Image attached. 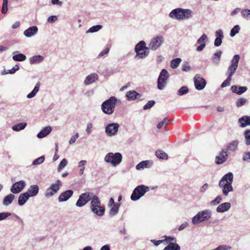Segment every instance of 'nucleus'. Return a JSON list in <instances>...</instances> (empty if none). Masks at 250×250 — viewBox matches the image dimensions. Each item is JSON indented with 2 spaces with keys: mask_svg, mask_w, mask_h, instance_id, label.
Instances as JSON below:
<instances>
[{
  "mask_svg": "<svg viewBox=\"0 0 250 250\" xmlns=\"http://www.w3.org/2000/svg\"><path fill=\"white\" fill-rule=\"evenodd\" d=\"M233 181V175L232 172H228L224 175L219 182V187L222 189L224 196H228L229 192L233 191L232 184Z\"/></svg>",
  "mask_w": 250,
  "mask_h": 250,
  "instance_id": "f257e3e1",
  "label": "nucleus"
},
{
  "mask_svg": "<svg viewBox=\"0 0 250 250\" xmlns=\"http://www.w3.org/2000/svg\"><path fill=\"white\" fill-rule=\"evenodd\" d=\"M193 11L189 9L178 8L172 10L169 14V17L177 20L189 19L192 18Z\"/></svg>",
  "mask_w": 250,
  "mask_h": 250,
  "instance_id": "f03ea898",
  "label": "nucleus"
},
{
  "mask_svg": "<svg viewBox=\"0 0 250 250\" xmlns=\"http://www.w3.org/2000/svg\"><path fill=\"white\" fill-rule=\"evenodd\" d=\"M119 101L115 97L112 96L104 102L101 105V109L105 114L111 115L114 111L116 103Z\"/></svg>",
  "mask_w": 250,
  "mask_h": 250,
  "instance_id": "7ed1b4c3",
  "label": "nucleus"
},
{
  "mask_svg": "<svg viewBox=\"0 0 250 250\" xmlns=\"http://www.w3.org/2000/svg\"><path fill=\"white\" fill-rule=\"evenodd\" d=\"M90 208L92 212L98 216H102L105 212L104 206H101V201L97 195L92 197L90 203Z\"/></svg>",
  "mask_w": 250,
  "mask_h": 250,
  "instance_id": "20e7f679",
  "label": "nucleus"
},
{
  "mask_svg": "<svg viewBox=\"0 0 250 250\" xmlns=\"http://www.w3.org/2000/svg\"><path fill=\"white\" fill-rule=\"evenodd\" d=\"M122 159V155L120 152H109L105 155L104 161L107 163L110 164L113 167H116L121 163Z\"/></svg>",
  "mask_w": 250,
  "mask_h": 250,
  "instance_id": "39448f33",
  "label": "nucleus"
},
{
  "mask_svg": "<svg viewBox=\"0 0 250 250\" xmlns=\"http://www.w3.org/2000/svg\"><path fill=\"white\" fill-rule=\"evenodd\" d=\"M211 216V211L205 209L199 211L192 218V223L193 225H197L201 222L208 220Z\"/></svg>",
  "mask_w": 250,
  "mask_h": 250,
  "instance_id": "423d86ee",
  "label": "nucleus"
},
{
  "mask_svg": "<svg viewBox=\"0 0 250 250\" xmlns=\"http://www.w3.org/2000/svg\"><path fill=\"white\" fill-rule=\"evenodd\" d=\"M240 56L239 55H235L233 56L232 59L230 61L227 71L226 73V76L231 78L232 77L236 72Z\"/></svg>",
  "mask_w": 250,
  "mask_h": 250,
  "instance_id": "0eeeda50",
  "label": "nucleus"
},
{
  "mask_svg": "<svg viewBox=\"0 0 250 250\" xmlns=\"http://www.w3.org/2000/svg\"><path fill=\"white\" fill-rule=\"evenodd\" d=\"M149 190V188L143 185L137 186L133 190L130 198L132 201H137Z\"/></svg>",
  "mask_w": 250,
  "mask_h": 250,
  "instance_id": "6e6552de",
  "label": "nucleus"
},
{
  "mask_svg": "<svg viewBox=\"0 0 250 250\" xmlns=\"http://www.w3.org/2000/svg\"><path fill=\"white\" fill-rule=\"evenodd\" d=\"M62 186V183L60 180H57L55 183L51 185L46 189L44 193L46 198H50L57 194Z\"/></svg>",
  "mask_w": 250,
  "mask_h": 250,
  "instance_id": "1a4fd4ad",
  "label": "nucleus"
},
{
  "mask_svg": "<svg viewBox=\"0 0 250 250\" xmlns=\"http://www.w3.org/2000/svg\"><path fill=\"white\" fill-rule=\"evenodd\" d=\"M169 78V74L167 71L163 69L158 77L157 81V87L159 90H163L167 83Z\"/></svg>",
  "mask_w": 250,
  "mask_h": 250,
  "instance_id": "9d476101",
  "label": "nucleus"
},
{
  "mask_svg": "<svg viewBox=\"0 0 250 250\" xmlns=\"http://www.w3.org/2000/svg\"><path fill=\"white\" fill-rule=\"evenodd\" d=\"M164 42V38L162 36H156L152 38L148 44L149 48L155 51L161 47Z\"/></svg>",
  "mask_w": 250,
  "mask_h": 250,
  "instance_id": "9b49d317",
  "label": "nucleus"
},
{
  "mask_svg": "<svg viewBox=\"0 0 250 250\" xmlns=\"http://www.w3.org/2000/svg\"><path fill=\"white\" fill-rule=\"evenodd\" d=\"M92 192H87L81 194L76 202V206L78 207H82L86 205L89 201H91L92 197L94 196Z\"/></svg>",
  "mask_w": 250,
  "mask_h": 250,
  "instance_id": "f8f14e48",
  "label": "nucleus"
},
{
  "mask_svg": "<svg viewBox=\"0 0 250 250\" xmlns=\"http://www.w3.org/2000/svg\"><path fill=\"white\" fill-rule=\"evenodd\" d=\"M119 127V124L117 123L109 124L105 127V132L107 136H115L117 134Z\"/></svg>",
  "mask_w": 250,
  "mask_h": 250,
  "instance_id": "ddd939ff",
  "label": "nucleus"
},
{
  "mask_svg": "<svg viewBox=\"0 0 250 250\" xmlns=\"http://www.w3.org/2000/svg\"><path fill=\"white\" fill-rule=\"evenodd\" d=\"M194 83L195 88L198 90H203L206 86V80L200 75L197 74L194 77Z\"/></svg>",
  "mask_w": 250,
  "mask_h": 250,
  "instance_id": "4468645a",
  "label": "nucleus"
},
{
  "mask_svg": "<svg viewBox=\"0 0 250 250\" xmlns=\"http://www.w3.org/2000/svg\"><path fill=\"white\" fill-rule=\"evenodd\" d=\"M26 186V183L23 180L15 182L10 188V191L13 194H17L21 192Z\"/></svg>",
  "mask_w": 250,
  "mask_h": 250,
  "instance_id": "2eb2a0df",
  "label": "nucleus"
},
{
  "mask_svg": "<svg viewBox=\"0 0 250 250\" xmlns=\"http://www.w3.org/2000/svg\"><path fill=\"white\" fill-rule=\"evenodd\" d=\"M73 191L71 189L67 190L62 192L58 197V201L63 202L67 201L73 195Z\"/></svg>",
  "mask_w": 250,
  "mask_h": 250,
  "instance_id": "dca6fc26",
  "label": "nucleus"
},
{
  "mask_svg": "<svg viewBox=\"0 0 250 250\" xmlns=\"http://www.w3.org/2000/svg\"><path fill=\"white\" fill-rule=\"evenodd\" d=\"M126 97L128 101H134L136 99L142 100L141 95L134 90L127 91Z\"/></svg>",
  "mask_w": 250,
  "mask_h": 250,
  "instance_id": "f3484780",
  "label": "nucleus"
},
{
  "mask_svg": "<svg viewBox=\"0 0 250 250\" xmlns=\"http://www.w3.org/2000/svg\"><path fill=\"white\" fill-rule=\"evenodd\" d=\"M98 79V75L96 73H92L87 76L84 81V84L88 85L92 84Z\"/></svg>",
  "mask_w": 250,
  "mask_h": 250,
  "instance_id": "a211bd4d",
  "label": "nucleus"
},
{
  "mask_svg": "<svg viewBox=\"0 0 250 250\" xmlns=\"http://www.w3.org/2000/svg\"><path fill=\"white\" fill-rule=\"evenodd\" d=\"M38 28L36 26H33L26 29L24 32V35L27 37L30 38L35 36L38 32Z\"/></svg>",
  "mask_w": 250,
  "mask_h": 250,
  "instance_id": "6ab92c4d",
  "label": "nucleus"
},
{
  "mask_svg": "<svg viewBox=\"0 0 250 250\" xmlns=\"http://www.w3.org/2000/svg\"><path fill=\"white\" fill-rule=\"evenodd\" d=\"M228 153L227 150H222L220 154L216 157V163L217 164H222L227 159Z\"/></svg>",
  "mask_w": 250,
  "mask_h": 250,
  "instance_id": "aec40b11",
  "label": "nucleus"
},
{
  "mask_svg": "<svg viewBox=\"0 0 250 250\" xmlns=\"http://www.w3.org/2000/svg\"><path fill=\"white\" fill-rule=\"evenodd\" d=\"M216 39L214 41V45L215 46H219L222 42V40L224 38L223 31L221 30H218L215 32Z\"/></svg>",
  "mask_w": 250,
  "mask_h": 250,
  "instance_id": "412c9836",
  "label": "nucleus"
},
{
  "mask_svg": "<svg viewBox=\"0 0 250 250\" xmlns=\"http://www.w3.org/2000/svg\"><path fill=\"white\" fill-rule=\"evenodd\" d=\"M248 90L246 86H240L239 85H232L231 87L232 92L236 93L238 95H241Z\"/></svg>",
  "mask_w": 250,
  "mask_h": 250,
  "instance_id": "4be33fe9",
  "label": "nucleus"
},
{
  "mask_svg": "<svg viewBox=\"0 0 250 250\" xmlns=\"http://www.w3.org/2000/svg\"><path fill=\"white\" fill-rule=\"evenodd\" d=\"M39 191V186L37 185H32L29 187L27 191L25 192L28 193V195L31 197L36 196L38 194Z\"/></svg>",
  "mask_w": 250,
  "mask_h": 250,
  "instance_id": "5701e85b",
  "label": "nucleus"
},
{
  "mask_svg": "<svg viewBox=\"0 0 250 250\" xmlns=\"http://www.w3.org/2000/svg\"><path fill=\"white\" fill-rule=\"evenodd\" d=\"M222 53V51L219 50L213 54L211 61L214 65L218 66L219 64Z\"/></svg>",
  "mask_w": 250,
  "mask_h": 250,
  "instance_id": "b1692460",
  "label": "nucleus"
},
{
  "mask_svg": "<svg viewBox=\"0 0 250 250\" xmlns=\"http://www.w3.org/2000/svg\"><path fill=\"white\" fill-rule=\"evenodd\" d=\"M52 127L50 126H46L42 129V130L38 133L37 137L41 139L46 137L52 131Z\"/></svg>",
  "mask_w": 250,
  "mask_h": 250,
  "instance_id": "393cba45",
  "label": "nucleus"
},
{
  "mask_svg": "<svg viewBox=\"0 0 250 250\" xmlns=\"http://www.w3.org/2000/svg\"><path fill=\"white\" fill-rule=\"evenodd\" d=\"M152 162L151 161L146 160L143 161L139 163L136 166V168L137 170H141L144 168H149L152 165Z\"/></svg>",
  "mask_w": 250,
  "mask_h": 250,
  "instance_id": "a878e982",
  "label": "nucleus"
},
{
  "mask_svg": "<svg viewBox=\"0 0 250 250\" xmlns=\"http://www.w3.org/2000/svg\"><path fill=\"white\" fill-rule=\"evenodd\" d=\"M44 57L41 55H35L29 58V62L31 64H38L44 61Z\"/></svg>",
  "mask_w": 250,
  "mask_h": 250,
  "instance_id": "bb28decb",
  "label": "nucleus"
},
{
  "mask_svg": "<svg viewBox=\"0 0 250 250\" xmlns=\"http://www.w3.org/2000/svg\"><path fill=\"white\" fill-rule=\"evenodd\" d=\"M30 196L28 193L24 192L20 194L18 198V205L20 206H23L29 199Z\"/></svg>",
  "mask_w": 250,
  "mask_h": 250,
  "instance_id": "cd10ccee",
  "label": "nucleus"
},
{
  "mask_svg": "<svg viewBox=\"0 0 250 250\" xmlns=\"http://www.w3.org/2000/svg\"><path fill=\"white\" fill-rule=\"evenodd\" d=\"M231 207L229 202H225L219 205L216 208V211L218 212H224L228 210Z\"/></svg>",
  "mask_w": 250,
  "mask_h": 250,
  "instance_id": "c85d7f7f",
  "label": "nucleus"
},
{
  "mask_svg": "<svg viewBox=\"0 0 250 250\" xmlns=\"http://www.w3.org/2000/svg\"><path fill=\"white\" fill-rule=\"evenodd\" d=\"M241 127H245L247 125H250V116H245L240 118L238 120Z\"/></svg>",
  "mask_w": 250,
  "mask_h": 250,
  "instance_id": "c756f323",
  "label": "nucleus"
},
{
  "mask_svg": "<svg viewBox=\"0 0 250 250\" xmlns=\"http://www.w3.org/2000/svg\"><path fill=\"white\" fill-rule=\"evenodd\" d=\"M149 48H146L143 51L136 52V55L135 58L136 59H145L148 56L149 53Z\"/></svg>",
  "mask_w": 250,
  "mask_h": 250,
  "instance_id": "7c9ffc66",
  "label": "nucleus"
},
{
  "mask_svg": "<svg viewBox=\"0 0 250 250\" xmlns=\"http://www.w3.org/2000/svg\"><path fill=\"white\" fill-rule=\"evenodd\" d=\"M41 86V83L40 82H38L32 91L27 95L26 97L27 99H32L34 98L37 93L39 92L40 87Z\"/></svg>",
  "mask_w": 250,
  "mask_h": 250,
  "instance_id": "2f4dec72",
  "label": "nucleus"
},
{
  "mask_svg": "<svg viewBox=\"0 0 250 250\" xmlns=\"http://www.w3.org/2000/svg\"><path fill=\"white\" fill-rule=\"evenodd\" d=\"M120 205V203H116L115 205L110 207L111 208L109 211V215L110 217L114 216L118 213Z\"/></svg>",
  "mask_w": 250,
  "mask_h": 250,
  "instance_id": "473e14b6",
  "label": "nucleus"
},
{
  "mask_svg": "<svg viewBox=\"0 0 250 250\" xmlns=\"http://www.w3.org/2000/svg\"><path fill=\"white\" fill-rule=\"evenodd\" d=\"M15 197V195L13 194H8L4 198L2 204L5 206H9L12 203Z\"/></svg>",
  "mask_w": 250,
  "mask_h": 250,
  "instance_id": "72a5a7b5",
  "label": "nucleus"
},
{
  "mask_svg": "<svg viewBox=\"0 0 250 250\" xmlns=\"http://www.w3.org/2000/svg\"><path fill=\"white\" fill-rule=\"evenodd\" d=\"M146 48H149V46H146V42L144 41H141L135 45L134 51L135 52L143 51V50L146 49Z\"/></svg>",
  "mask_w": 250,
  "mask_h": 250,
  "instance_id": "f704fd0d",
  "label": "nucleus"
},
{
  "mask_svg": "<svg viewBox=\"0 0 250 250\" xmlns=\"http://www.w3.org/2000/svg\"><path fill=\"white\" fill-rule=\"evenodd\" d=\"M239 142L237 140H234L230 142L227 146V150L229 151H235L238 147Z\"/></svg>",
  "mask_w": 250,
  "mask_h": 250,
  "instance_id": "c9c22d12",
  "label": "nucleus"
},
{
  "mask_svg": "<svg viewBox=\"0 0 250 250\" xmlns=\"http://www.w3.org/2000/svg\"><path fill=\"white\" fill-rule=\"evenodd\" d=\"M155 155L157 157L160 159L167 160L168 159L167 154L161 150H156L155 152Z\"/></svg>",
  "mask_w": 250,
  "mask_h": 250,
  "instance_id": "e433bc0d",
  "label": "nucleus"
},
{
  "mask_svg": "<svg viewBox=\"0 0 250 250\" xmlns=\"http://www.w3.org/2000/svg\"><path fill=\"white\" fill-rule=\"evenodd\" d=\"M163 250H180V247L177 243H170Z\"/></svg>",
  "mask_w": 250,
  "mask_h": 250,
  "instance_id": "4c0bfd02",
  "label": "nucleus"
},
{
  "mask_svg": "<svg viewBox=\"0 0 250 250\" xmlns=\"http://www.w3.org/2000/svg\"><path fill=\"white\" fill-rule=\"evenodd\" d=\"M27 125L26 123H21L14 125L12 127V129L15 131H19L24 129Z\"/></svg>",
  "mask_w": 250,
  "mask_h": 250,
  "instance_id": "58836bf2",
  "label": "nucleus"
},
{
  "mask_svg": "<svg viewBox=\"0 0 250 250\" xmlns=\"http://www.w3.org/2000/svg\"><path fill=\"white\" fill-rule=\"evenodd\" d=\"M182 60L180 58L174 59L170 61V65L172 69L177 68L181 63Z\"/></svg>",
  "mask_w": 250,
  "mask_h": 250,
  "instance_id": "ea45409f",
  "label": "nucleus"
},
{
  "mask_svg": "<svg viewBox=\"0 0 250 250\" xmlns=\"http://www.w3.org/2000/svg\"><path fill=\"white\" fill-rule=\"evenodd\" d=\"M244 141L247 146H250V129H246L243 133Z\"/></svg>",
  "mask_w": 250,
  "mask_h": 250,
  "instance_id": "a19ab883",
  "label": "nucleus"
},
{
  "mask_svg": "<svg viewBox=\"0 0 250 250\" xmlns=\"http://www.w3.org/2000/svg\"><path fill=\"white\" fill-rule=\"evenodd\" d=\"M12 59L15 61L22 62L26 60V57L23 54H18L13 56Z\"/></svg>",
  "mask_w": 250,
  "mask_h": 250,
  "instance_id": "79ce46f5",
  "label": "nucleus"
},
{
  "mask_svg": "<svg viewBox=\"0 0 250 250\" xmlns=\"http://www.w3.org/2000/svg\"><path fill=\"white\" fill-rule=\"evenodd\" d=\"M241 14L242 17L247 20H250V9H245L241 11Z\"/></svg>",
  "mask_w": 250,
  "mask_h": 250,
  "instance_id": "37998d69",
  "label": "nucleus"
},
{
  "mask_svg": "<svg viewBox=\"0 0 250 250\" xmlns=\"http://www.w3.org/2000/svg\"><path fill=\"white\" fill-rule=\"evenodd\" d=\"M102 25H96L90 27L86 32V33H94L98 31L102 28Z\"/></svg>",
  "mask_w": 250,
  "mask_h": 250,
  "instance_id": "c03bdc74",
  "label": "nucleus"
},
{
  "mask_svg": "<svg viewBox=\"0 0 250 250\" xmlns=\"http://www.w3.org/2000/svg\"><path fill=\"white\" fill-rule=\"evenodd\" d=\"M87 163L86 160H81L78 164V167L80 168V175H82L83 173L84 170V165Z\"/></svg>",
  "mask_w": 250,
  "mask_h": 250,
  "instance_id": "a18cd8bd",
  "label": "nucleus"
},
{
  "mask_svg": "<svg viewBox=\"0 0 250 250\" xmlns=\"http://www.w3.org/2000/svg\"><path fill=\"white\" fill-rule=\"evenodd\" d=\"M45 160V157L42 156L37 159L34 160L32 162V165L34 166L39 165L43 163Z\"/></svg>",
  "mask_w": 250,
  "mask_h": 250,
  "instance_id": "49530a36",
  "label": "nucleus"
},
{
  "mask_svg": "<svg viewBox=\"0 0 250 250\" xmlns=\"http://www.w3.org/2000/svg\"><path fill=\"white\" fill-rule=\"evenodd\" d=\"M188 92V88L186 86H183L181 87L177 92V95L179 96H182L187 94Z\"/></svg>",
  "mask_w": 250,
  "mask_h": 250,
  "instance_id": "de8ad7c7",
  "label": "nucleus"
},
{
  "mask_svg": "<svg viewBox=\"0 0 250 250\" xmlns=\"http://www.w3.org/2000/svg\"><path fill=\"white\" fill-rule=\"evenodd\" d=\"M240 30V27L238 25H235L230 30V36L234 37L237 33H238Z\"/></svg>",
  "mask_w": 250,
  "mask_h": 250,
  "instance_id": "09e8293b",
  "label": "nucleus"
},
{
  "mask_svg": "<svg viewBox=\"0 0 250 250\" xmlns=\"http://www.w3.org/2000/svg\"><path fill=\"white\" fill-rule=\"evenodd\" d=\"M67 161L66 159H63L62 161L60 162L58 167V171L59 172L61 171L67 165Z\"/></svg>",
  "mask_w": 250,
  "mask_h": 250,
  "instance_id": "8fccbe9b",
  "label": "nucleus"
},
{
  "mask_svg": "<svg viewBox=\"0 0 250 250\" xmlns=\"http://www.w3.org/2000/svg\"><path fill=\"white\" fill-rule=\"evenodd\" d=\"M247 102V99L244 98H240L237 100L236 102V105L237 107H240L244 105Z\"/></svg>",
  "mask_w": 250,
  "mask_h": 250,
  "instance_id": "3c124183",
  "label": "nucleus"
},
{
  "mask_svg": "<svg viewBox=\"0 0 250 250\" xmlns=\"http://www.w3.org/2000/svg\"><path fill=\"white\" fill-rule=\"evenodd\" d=\"M155 102L154 100L149 101L143 107L144 110H147L152 107L155 104Z\"/></svg>",
  "mask_w": 250,
  "mask_h": 250,
  "instance_id": "603ef678",
  "label": "nucleus"
},
{
  "mask_svg": "<svg viewBox=\"0 0 250 250\" xmlns=\"http://www.w3.org/2000/svg\"><path fill=\"white\" fill-rule=\"evenodd\" d=\"M208 41V37L205 34H203L201 37L198 39L197 42L199 44L205 43V42Z\"/></svg>",
  "mask_w": 250,
  "mask_h": 250,
  "instance_id": "864d4df0",
  "label": "nucleus"
},
{
  "mask_svg": "<svg viewBox=\"0 0 250 250\" xmlns=\"http://www.w3.org/2000/svg\"><path fill=\"white\" fill-rule=\"evenodd\" d=\"M232 78L228 77L225 80L221 85V88H224L230 85V81H231Z\"/></svg>",
  "mask_w": 250,
  "mask_h": 250,
  "instance_id": "5fc2aeb1",
  "label": "nucleus"
},
{
  "mask_svg": "<svg viewBox=\"0 0 250 250\" xmlns=\"http://www.w3.org/2000/svg\"><path fill=\"white\" fill-rule=\"evenodd\" d=\"M222 200L221 196H217L214 200H212L210 204L212 205H216L219 204Z\"/></svg>",
  "mask_w": 250,
  "mask_h": 250,
  "instance_id": "6e6d98bb",
  "label": "nucleus"
},
{
  "mask_svg": "<svg viewBox=\"0 0 250 250\" xmlns=\"http://www.w3.org/2000/svg\"><path fill=\"white\" fill-rule=\"evenodd\" d=\"M8 0H3L2 7L1 9V13L2 14H5L8 10L7 8Z\"/></svg>",
  "mask_w": 250,
  "mask_h": 250,
  "instance_id": "4d7b16f0",
  "label": "nucleus"
},
{
  "mask_svg": "<svg viewBox=\"0 0 250 250\" xmlns=\"http://www.w3.org/2000/svg\"><path fill=\"white\" fill-rule=\"evenodd\" d=\"M12 213L10 212H3L0 213V221L3 220L8 217L11 216Z\"/></svg>",
  "mask_w": 250,
  "mask_h": 250,
  "instance_id": "13d9d810",
  "label": "nucleus"
},
{
  "mask_svg": "<svg viewBox=\"0 0 250 250\" xmlns=\"http://www.w3.org/2000/svg\"><path fill=\"white\" fill-rule=\"evenodd\" d=\"M182 70L185 72H188L190 70V66L188 62H185L183 63L182 65Z\"/></svg>",
  "mask_w": 250,
  "mask_h": 250,
  "instance_id": "bf43d9fd",
  "label": "nucleus"
},
{
  "mask_svg": "<svg viewBox=\"0 0 250 250\" xmlns=\"http://www.w3.org/2000/svg\"><path fill=\"white\" fill-rule=\"evenodd\" d=\"M208 187L209 185L208 183L204 184L202 187L200 188L199 192L201 193H205L208 189Z\"/></svg>",
  "mask_w": 250,
  "mask_h": 250,
  "instance_id": "052dcab7",
  "label": "nucleus"
},
{
  "mask_svg": "<svg viewBox=\"0 0 250 250\" xmlns=\"http://www.w3.org/2000/svg\"><path fill=\"white\" fill-rule=\"evenodd\" d=\"M93 124L92 123H88L86 125V132L87 134H90L92 132Z\"/></svg>",
  "mask_w": 250,
  "mask_h": 250,
  "instance_id": "680f3d73",
  "label": "nucleus"
},
{
  "mask_svg": "<svg viewBox=\"0 0 250 250\" xmlns=\"http://www.w3.org/2000/svg\"><path fill=\"white\" fill-rule=\"evenodd\" d=\"M242 159H243V161L244 162H246L249 160H250V151L245 152L244 153Z\"/></svg>",
  "mask_w": 250,
  "mask_h": 250,
  "instance_id": "e2e57ef3",
  "label": "nucleus"
},
{
  "mask_svg": "<svg viewBox=\"0 0 250 250\" xmlns=\"http://www.w3.org/2000/svg\"><path fill=\"white\" fill-rule=\"evenodd\" d=\"M19 69V66L18 64H16L11 69L8 70V72L9 74H13Z\"/></svg>",
  "mask_w": 250,
  "mask_h": 250,
  "instance_id": "0e129e2a",
  "label": "nucleus"
},
{
  "mask_svg": "<svg viewBox=\"0 0 250 250\" xmlns=\"http://www.w3.org/2000/svg\"><path fill=\"white\" fill-rule=\"evenodd\" d=\"M79 137V134L76 133L75 135H74L70 139L69 141V143L70 145H72L74 143L76 140V139Z\"/></svg>",
  "mask_w": 250,
  "mask_h": 250,
  "instance_id": "69168bd1",
  "label": "nucleus"
},
{
  "mask_svg": "<svg viewBox=\"0 0 250 250\" xmlns=\"http://www.w3.org/2000/svg\"><path fill=\"white\" fill-rule=\"evenodd\" d=\"M218 250H230L231 248V247L228 245H220L217 247Z\"/></svg>",
  "mask_w": 250,
  "mask_h": 250,
  "instance_id": "338daca9",
  "label": "nucleus"
},
{
  "mask_svg": "<svg viewBox=\"0 0 250 250\" xmlns=\"http://www.w3.org/2000/svg\"><path fill=\"white\" fill-rule=\"evenodd\" d=\"M109 51V47H106L105 49H104V50L102 51L99 53V54L98 55V57H101L104 56V55H106V54H108Z\"/></svg>",
  "mask_w": 250,
  "mask_h": 250,
  "instance_id": "774afa93",
  "label": "nucleus"
}]
</instances>
